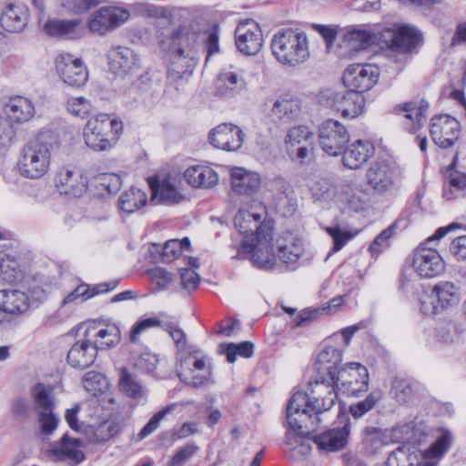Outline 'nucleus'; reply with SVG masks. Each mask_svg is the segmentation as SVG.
<instances>
[{
    "mask_svg": "<svg viewBox=\"0 0 466 466\" xmlns=\"http://www.w3.org/2000/svg\"><path fill=\"white\" fill-rule=\"evenodd\" d=\"M121 431V425L117 421L106 422L97 427L92 436L94 443H106Z\"/></svg>",
    "mask_w": 466,
    "mask_h": 466,
    "instance_id": "nucleus-61",
    "label": "nucleus"
},
{
    "mask_svg": "<svg viewBox=\"0 0 466 466\" xmlns=\"http://www.w3.org/2000/svg\"><path fill=\"white\" fill-rule=\"evenodd\" d=\"M77 25L76 20H50L46 23L44 29L49 35L63 36L73 33Z\"/></svg>",
    "mask_w": 466,
    "mask_h": 466,
    "instance_id": "nucleus-58",
    "label": "nucleus"
},
{
    "mask_svg": "<svg viewBox=\"0 0 466 466\" xmlns=\"http://www.w3.org/2000/svg\"><path fill=\"white\" fill-rule=\"evenodd\" d=\"M419 390V383L410 379L396 378L391 383L390 394L400 403L409 402Z\"/></svg>",
    "mask_w": 466,
    "mask_h": 466,
    "instance_id": "nucleus-44",
    "label": "nucleus"
},
{
    "mask_svg": "<svg viewBox=\"0 0 466 466\" xmlns=\"http://www.w3.org/2000/svg\"><path fill=\"white\" fill-rule=\"evenodd\" d=\"M428 109L429 103L421 99L398 105L395 112L403 116L405 128L410 133H415L426 123Z\"/></svg>",
    "mask_w": 466,
    "mask_h": 466,
    "instance_id": "nucleus-24",
    "label": "nucleus"
},
{
    "mask_svg": "<svg viewBox=\"0 0 466 466\" xmlns=\"http://www.w3.org/2000/svg\"><path fill=\"white\" fill-rule=\"evenodd\" d=\"M237 48L244 55H257L263 45L262 31L258 24L248 19L240 22L235 30Z\"/></svg>",
    "mask_w": 466,
    "mask_h": 466,
    "instance_id": "nucleus-17",
    "label": "nucleus"
},
{
    "mask_svg": "<svg viewBox=\"0 0 466 466\" xmlns=\"http://www.w3.org/2000/svg\"><path fill=\"white\" fill-rule=\"evenodd\" d=\"M218 175L209 165L191 158H176L167 170V175Z\"/></svg>",
    "mask_w": 466,
    "mask_h": 466,
    "instance_id": "nucleus-36",
    "label": "nucleus"
},
{
    "mask_svg": "<svg viewBox=\"0 0 466 466\" xmlns=\"http://www.w3.org/2000/svg\"><path fill=\"white\" fill-rule=\"evenodd\" d=\"M36 177H7L6 184L15 193L25 194L31 197H37L40 189L39 183L35 179Z\"/></svg>",
    "mask_w": 466,
    "mask_h": 466,
    "instance_id": "nucleus-46",
    "label": "nucleus"
},
{
    "mask_svg": "<svg viewBox=\"0 0 466 466\" xmlns=\"http://www.w3.org/2000/svg\"><path fill=\"white\" fill-rule=\"evenodd\" d=\"M209 140L217 148L236 151L243 144L244 133L238 126L225 123L218 126L210 132Z\"/></svg>",
    "mask_w": 466,
    "mask_h": 466,
    "instance_id": "nucleus-22",
    "label": "nucleus"
},
{
    "mask_svg": "<svg viewBox=\"0 0 466 466\" xmlns=\"http://www.w3.org/2000/svg\"><path fill=\"white\" fill-rule=\"evenodd\" d=\"M148 203L150 202L147 193L137 187H130L118 199L119 208L128 214L140 210Z\"/></svg>",
    "mask_w": 466,
    "mask_h": 466,
    "instance_id": "nucleus-39",
    "label": "nucleus"
},
{
    "mask_svg": "<svg viewBox=\"0 0 466 466\" xmlns=\"http://www.w3.org/2000/svg\"><path fill=\"white\" fill-rule=\"evenodd\" d=\"M231 191L239 196H252L261 187L260 177H230Z\"/></svg>",
    "mask_w": 466,
    "mask_h": 466,
    "instance_id": "nucleus-45",
    "label": "nucleus"
},
{
    "mask_svg": "<svg viewBox=\"0 0 466 466\" xmlns=\"http://www.w3.org/2000/svg\"><path fill=\"white\" fill-rule=\"evenodd\" d=\"M172 177H148L152 205H174L183 199V195L171 181Z\"/></svg>",
    "mask_w": 466,
    "mask_h": 466,
    "instance_id": "nucleus-20",
    "label": "nucleus"
},
{
    "mask_svg": "<svg viewBox=\"0 0 466 466\" xmlns=\"http://www.w3.org/2000/svg\"><path fill=\"white\" fill-rule=\"evenodd\" d=\"M66 110L73 116L85 118L92 111V105L84 96L70 97L66 101Z\"/></svg>",
    "mask_w": 466,
    "mask_h": 466,
    "instance_id": "nucleus-63",
    "label": "nucleus"
},
{
    "mask_svg": "<svg viewBox=\"0 0 466 466\" xmlns=\"http://www.w3.org/2000/svg\"><path fill=\"white\" fill-rule=\"evenodd\" d=\"M375 148L370 141L358 140L350 145L343 155V165L349 169H358L374 154Z\"/></svg>",
    "mask_w": 466,
    "mask_h": 466,
    "instance_id": "nucleus-33",
    "label": "nucleus"
},
{
    "mask_svg": "<svg viewBox=\"0 0 466 466\" xmlns=\"http://www.w3.org/2000/svg\"><path fill=\"white\" fill-rule=\"evenodd\" d=\"M97 350L85 335L76 341L67 353L68 364L77 370L90 367L96 360Z\"/></svg>",
    "mask_w": 466,
    "mask_h": 466,
    "instance_id": "nucleus-29",
    "label": "nucleus"
},
{
    "mask_svg": "<svg viewBox=\"0 0 466 466\" xmlns=\"http://www.w3.org/2000/svg\"><path fill=\"white\" fill-rule=\"evenodd\" d=\"M168 57L167 80L171 84L187 81L196 66V56L187 55L167 54Z\"/></svg>",
    "mask_w": 466,
    "mask_h": 466,
    "instance_id": "nucleus-28",
    "label": "nucleus"
},
{
    "mask_svg": "<svg viewBox=\"0 0 466 466\" xmlns=\"http://www.w3.org/2000/svg\"><path fill=\"white\" fill-rule=\"evenodd\" d=\"M388 443L386 431L377 427H366L362 433L363 448L368 454H374Z\"/></svg>",
    "mask_w": 466,
    "mask_h": 466,
    "instance_id": "nucleus-43",
    "label": "nucleus"
},
{
    "mask_svg": "<svg viewBox=\"0 0 466 466\" xmlns=\"http://www.w3.org/2000/svg\"><path fill=\"white\" fill-rule=\"evenodd\" d=\"M119 389L126 395L133 399H139L145 393L140 381L135 375L129 373L127 369H122L120 371Z\"/></svg>",
    "mask_w": 466,
    "mask_h": 466,
    "instance_id": "nucleus-49",
    "label": "nucleus"
},
{
    "mask_svg": "<svg viewBox=\"0 0 466 466\" xmlns=\"http://www.w3.org/2000/svg\"><path fill=\"white\" fill-rule=\"evenodd\" d=\"M461 288L451 281H439L431 293V304L434 312L448 309L459 304L461 300Z\"/></svg>",
    "mask_w": 466,
    "mask_h": 466,
    "instance_id": "nucleus-23",
    "label": "nucleus"
},
{
    "mask_svg": "<svg viewBox=\"0 0 466 466\" xmlns=\"http://www.w3.org/2000/svg\"><path fill=\"white\" fill-rule=\"evenodd\" d=\"M50 152L46 146L31 143L23 149L17 168L22 175L37 173L45 175L49 170Z\"/></svg>",
    "mask_w": 466,
    "mask_h": 466,
    "instance_id": "nucleus-13",
    "label": "nucleus"
},
{
    "mask_svg": "<svg viewBox=\"0 0 466 466\" xmlns=\"http://www.w3.org/2000/svg\"><path fill=\"white\" fill-rule=\"evenodd\" d=\"M416 461L417 455L410 451V447L400 445L390 453L386 463L387 466H415Z\"/></svg>",
    "mask_w": 466,
    "mask_h": 466,
    "instance_id": "nucleus-55",
    "label": "nucleus"
},
{
    "mask_svg": "<svg viewBox=\"0 0 466 466\" xmlns=\"http://www.w3.org/2000/svg\"><path fill=\"white\" fill-rule=\"evenodd\" d=\"M268 190L271 192L272 198H275L277 206L286 199L293 198L294 191L292 187L286 183L282 177H274L266 183Z\"/></svg>",
    "mask_w": 466,
    "mask_h": 466,
    "instance_id": "nucleus-54",
    "label": "nucleus"
},
{
    "mask_svg": "<svg viewBox=\"0 0 466 466\" xmlns=\"http://www.w3.org/2000/svg\"><path fill=\"white\" fill-rule=\"evenodd\" d=\"M176 407L177 404L172 403L155 413L138 433V439L143 440L148 435L152 434L159 427L161 420L167 414L171 413L176 409Z\"/></svg>",
    "mask_w": 466,
    "mask_h": 466,
    "instance_id": "nucleus-60",
    "label": "nucleus"
},
{
    "mask_svg": "<svg viewBox=\"0 0 466 466\" xmlns=\"http://www.w3.org/2000/svg\"><path fill=\"white\" fill-rule=\"evenodd\" d=\"M96 189L94 195L98 198H106L119 191L122 181L121 177H92L89 181Z\"/></svg>",
    "mask_w": 466,
    "mask_h": 466,
    "instance_id": "nucleus-47",
    "label": "nucleus"
},
{
    "mask_svg": "<svg viewBox=\"0 0 466 466\" xmlns=\"http://www.w3.org/2000/svg\"><path fill=\"white\" fill-rule=\"evenodd\" d=\"M360 192L386 194L397 189L391 177H357Z\"/></svg>",
    "mask_w": 466,
    "mask_h": 466,
    "instance_id": "nucleus-38",
    "label": "nucleus"
},
{
    "mask_svg": "<svg viewBox=\"0 0 466 466\" xmlns=\"http://www.w3.org/2000/svg\"><path fill=\"white\" fill-rule=\"evenodd\" d=\"M84 334L97 351L113 348L120 342V330L115 324L100 328L90 325L86 328Z\"/></svg>",
    "mask_w": 466,
    "mask_h": 466,
    "instance_id": "nucleus-26",
    "label": "nucleus"
},
{
    "mask_svg": "<svg viewBox=\"0 0 466 466\" xmlns=\"http://www.w3.org/2000/svg\"><path fill=\"white\" fill-rule=\"evenodd\" d=\"M350 433L349 426L344 425L339 429L329 430L314 438L319 449L328 451H336L343 449L348 442Z\"/></svg>",
    "mask_w": 466,
    "mask_h": 466,
    "instance_id": "nucleus-37",
    "label": "nucleus"
},
{
    "mask_svg": "<svg viewBox=\"0 0 466 466\" xmlns=\"http://www.w3.org/2000/svg\"><path fill=\"white\" fill-rule=\"evenodd\" d=\"M369 372L365 366L351 362L339 370L334 385L347 396L358 397L369 389Z\"/></svg>",
    "mask_w": 466,
    "mask_h": 466,
    "instance_id": "nucleus-11",
    "label": "nucleus"
},
{
    "mask_svg": "<svg viewBox=\"0 0 466 466\" xmlns=\"http://www.w3.org/2000/svg\"><path fill=\"white\" fill-rule=\"evenodd\" d=\"M400 225L404 228L407 226L406 219L399 218L390 227L382 230L370 245L369 250L372 254H380L384 248H388L390 246V238L393 236L396 228H398Z\"/></svg>",
    "mask_w": 466,
    "mask_h": 466,
    "instance_id": "nucleus-50",
    "label": "nucleus"
},
{
    "mask_svg": "<svg viewBox=\"0 0 466 466\" xmlns=\"http://www.w3.org/2000/svg\"><path fill=\"white\" fill-rule=\"evenodd\" d=\"M267 212L260 203L251 210L239 209L234 223L243 236L244 249L250 253L256 267L261 269H272L276 259L272 253L273 222L266 220Z\"/></svg>",
    "mask_w": 466,
    "mask_h": 466,
    "instance_id": "nucleus-2",
    "label": "nucleus"
},
{
    "mask_svg": "<svg viewBox=\"0 0 466 466\" xmlns=\"http://www.w3.org/2000/svg\"><path fill=\"white\" fill-rule=\"evenodd\" d=\"M30 393L38 413L54 410L55 398L51 387L39 382L31 388Z\"/></svg>",
    "mask_w": 466,
    "mask_h": 466,
    "instance_id": "nucleus-42",
    "label": "nucleus"
},
{
    "mask_svg": "<svg viewBox=\"0 0 466 466\" xmlns=\"http://www.w3.org/2000/svg\"><path fill=\"white\" fill-rule=\"evenodd\" d=\"M219 348L227 356L229 363L235 362L237 356L242 358H250L254 353V344L251 341H242L240 343L220 344Z\"/></svg>",
    "mask_w": 466,
    "mask_h": 466,
    "instance_id": "nucleus-53",
    "label": "nucleus"
},
{
    "mask_svg": "<svg viewBox=\"0 0 466 466\" xmlns=\"http://www.w3.org/2000/svg\"><path fill=\"white\" fill-rule=\"evenodd\" d=\"M319 142L326 154L336 157L344 152L350 134L341 123L328 119L319 126Z\"/></svg>",
    "mask_w": 466,
    "mask_h": 466,
    "instance_id": "nucleus-12",
    "label": "nucleus"
},
{
    "mask_svg": "<svg viewBox=\"0 0 466 466\" xmlns=\"http://www.w3.org/2000/svg\"><path fill=\"white\" fill-rule=\"evenodd\" d=\"M107 58L109 68L116 75L126 76L137 70L141 66L139 56L127 46L111 47Z\"/></svg>",
    "mask_w": 466,
    "mask_h": 466,
    "instance_id": "nucleus-21",
    "label": "nucleus"
},
{
    "mask_svg": "<svg viewBox=\"0 0 466 466\" xmlns=\"http://www.w3.org/2000/svg\"><path fill=\"white\" fill-rule=\"evenodd\" d=\"M5 113L11 123L23 124L33 118L35 109L30 99L16 96L11 97L6 103Z\"/></svg>",
    "mask_w": 466,
    "mask_h": 466,
    "instance_id": "nucleus-31",
    "label": "nucleus"
},
{
    "mask_svg": "<svg viewBox=\"0 0 466 466\" xmlns=\"http://www.w3.org/2000/svg\"><path fill=\"white\" fill-rule=\"evenodd\" d=\"M29 21V10L23 3L6 4L0 15V25L9 33H19Z\"/></svg>",
    "mask_w": 466,
    "mask_h": 466,
    "instance_id": "nucleus-25",
    "label": "nucleus"
},
{
    "mask_svg": "<svg viewBox=\"0 0 466 466\" xmlns=\"http://www.w3.org/2000/svg\"><path fill=\"white\" fill-rule=\"evenodd\" d=\"M118 280L114 279L107 282L96 284L90 288L86 284L78 285L71 293H69L62 301L63 305H66L77 300L85 301L96 295L107 293L115 289L118 285Z\"/></svg>",
    "mask_w": 466,
    "mask_h": 466,
    "instance_id": "nucleus-35",
    "label": "nucleus"
},
{
    "mask_svg": "<svg viewBox=\"0 0 466 466\" xmlns=\"http://www.w3.org/2000/svg\"><path fill=\"white\" fill-rule=\"evenodd\" d=\"M245 71L230 67L224 69L218 76L217 89L222 96H234L247 89Z\"/></svg>",
    "mask_w": 466,
    "mask_h": 466,
    "instance_id": "nucleus-27",
    "label": "nucleus"
},
{
    "mask_svg": "<svg viewBox=\"0 0 466 466\" xmlns=\"http://www.w3.org/2000/svg\"><path fill=\"white\" fill-rule=\"evenodd\" d=\"M177 376L183 383L194 388H199L210 381L211 371L204 370L202 372L189 370L188 372H177Z\"/></svg>",
    "mask_w": 466,
    "mask_h": 466,
    "instance_id": "nucleus-62",
    "label": "nucleus"
},
{
    "mask_svg": "<svg viewBox=\"0 0 466 466\" xmlns=\"http://www.w3.org/2000/svg\"><path fill=\"white\" fill-rule=\"evenodd\" d=\"M123 131V124L107 114H97L90 117L85 125L83 137L85 144L94 151L112 149Z\"/></svg>",
    "mask_w": 466,
    "mask_h": 466,
    "instance_id": "nucleus-5",
    "label": "nucleus"
},
{
    "mask_svg": "<svg viewBox=\"0 0 466 466\" xmlns=\"http://www.w3.org/2000/svg\"><path fill=\"white\" fill-rule=\"evenodd\" d=\"M458 228H461V225L457 223L439 228L432 236L413 251L411 265L420 278H435L444 271L443 258L436 248L430 247V244L434 240H440L447 233Z\"/></svg>",
    "mask_w": 466,
    "mask_h": 466,
    "instance_id": "nucleus-6",
    "label": "nucleus"
},
{
    "mask_svg": "<svg viewBox=\"0 0 466 466\" xmlns=\"http://www.w3.org/2000/svg\"><path fill=\"white\" fill-rule=\"evenodd\" d=\"M201 32L191 26H181L160 41V48L166 54L196 56L200 47Z\"/></svg>",
    "mask_w": 466,
    "mask_h": 466,
    "instance_id": "nucleus-10",
    "label": "nucleus"
},
{
    "mask_svg": "<svg viewBox=\"0 0 466 466\" xmlns=\"http://www.w3.org/2000/svg\"><path fill=\"white\" fill-rule=\"evenodd\" d=\"M319 102L326 107H329L343 117L355 118L363 110L364 97L359 92H353L350 89L345 91H337L333 89H325L319 95Z\"/></svg>",
    "mask_w": 466,
    "mask_h": 466,
    "instance_id": "nucleus-7",
    "label": "nucleus"
},
{
    "mask_svg": "<svg viewBox=\"0 0 466 466\" xmlns=\"http://www.w3.org/2000/svg\"><path fill=\"white\" fill-rule=\"evenodd\" d=\"M84 388L93 395H96L107 387L106 378L96 371H88L83 378Z\"/></svg>",
    "mask_w": 466,
    "mask_h": 466,
    "instance_id": "nucleus-59",
    "label": "nucleus"
},
{
    "mask_svg": "<svg viewBox=\"0 0 466 466\" xmlns=\"http://www.w3.org/2000/svg\"><path fill=\"white\" fill-rule=\"evenodd\" d=\"M300 112V105L297 99H294L289 95H284L279 96L273 103L271 108L272 116L278 118L283 122H289L295 117Z\"/></svg>",
    "mask_w": 466,
    "mask_h": 466,
    "instance_id": "nucleus-40",
    "label": "nucleus"
},
{
    "mask_svg": "<svg viewBox=\"0 0 466 466\" xmlns=\"http://www.w3.org/2000/svg\"><path fill=\"white\" fill-rule=\"evenodd\" d=\"M286 417L289 430L286 432L284 442L291 450L301 445L303 439L315 432L321 422L320 418L312 417L309 413L300 412L294 414L296 423L293 424L289 418V406H287Z\"/></svg>",
    "mask_w": 466,
    "mask_h": 466,
    "instance_id": "nucleus-15",
    "label": "nucleus"
},
{
    "mask_svg": "<svg viewBox=\"0 0 466 466\" xmlns=\"http://www.w3.org/2000/svg\"><path fill=\"white\" fill-rule=\"evenodd\" d=\"M431 136L436 145L448 148L458 140L461 127L459 121L450 115H439L431 118Z\"/></svg>",
    "mask_w": 466,
    "mask_h": 466,
    "instance_id": "nucleus-19",
    "label": "nucleus"
},
{
    "mask_svg": "<svg viewBox=\"0 0 466 466\" xmlns=\"http://www.w3.org/2000/svg\"><path fill=\"white\" fill-rule=\"evenodd\" d=\"M378 76V68L374 66L353 64L345 70L343 83L348 89L362 95L377 83Z\"/></svg>",
    "mask_w": 466,
    "mask_h": 466,
    "instance_id": "nucleus-16",
    "label": "nucleus"
},
{
    "mask_svg": "<svg viewBox=\"0 0 466 466\" xmlns=\"http://www.w3.org/2000/svg\"><path fill=\"white\" fill-rule=\"evenodd\" d=\"M87 177H58L56 187L61 195L79 198L88 187Z\"/></svg>",
    "mask_w": 466,
    "mask_h": 466,
    "instance_id": "nucleus-41",
    "label": "nucleus"
},
{
    "mask_svg": "<svg viewBox=\"0 0 466 466\" xmlns=\"http://www.w3.org/2000/svg\"><path fill=\"white\" fill-rule=\"evenodd\" d=\"M157 355L147 349L143 350L137 357H135V366L146 373H152L157 369Z\"/></svg>",
    "mask_w": 466,
    "mask_h": 466,
    "instance_id": "nucleus-64",
    "label": "nucleus"
},
{
    "mask_svg": "<svg viewBox=\"0 0 466 466\" xmlns=\"http://www.w3.org/2000/svg\"><path fill=\"white\" fill-rule=\"evenodd\" d=\"M381 398V391H371L363 400L351 404L350 406V413L356 419L360 418L371 410L379 403Z\"/></svg>",
    "mask_w": 466,
    "mask_h": 466,
    "instance_id": "nucleus-57",
    "label": "nucleus"
},
{
    "mask_svg": "<svg viewBox=\"0 0 466 466\" xmlns=\"http://www.w3.org/2000/svg\"><path fill=\"white\" fill-rule=\"evenodd\" d=\"M303 253V247L300 240H292L288 244L279 246L278 257L287 265L297 263Z\"/></svg>",
    "mask_w": 466,
    "mask_h": 466,
    "instance_id": "nucleus-56",
    "label": "nucleus"
},
{
    "mask_svg": "<svg viewBox=\"0 0 466 466\" xmlns=\"http://www.w3.org/2000/svg\"><path fill=\"white\" fill-rule=\"evenodd\" d=\"M342 361V351L332 345H327L317 357L316 370L319 376L327 375L332 382L338 373V366Z\"/></svg>",
    "mask_w": 466,
    "mask_h": 466,
    "instance_id": "nucleus-30",
    "label": "nucleus"
},
{
    "mask_svg": "<svg viewBox=\"0 0 466 466\" xmlns=\"http://www.w3.org/2000/svg\"><path fill=\"white\" fill-rule=\"evenodd\" d=\"M442 196L446 200L465 197L466 177H444Z\"/></svg>",
    "mask_w": 466,
    "mask_h": 466,
    "instance_id": "nucleus-48",
    "label": "nucleus"
},
{
    "mask_svg": "<svg viewBox=\"0 0 466 466\" xmlns=\"http://www.w3.org/2000/svg\"><path fill=\"white\" fill-rule=\"evenodd\" d=\"M338 394L334 382L324 376H319L309 383L307 391L295 392L289 400V418L295 424L294 414L309 413L319 418V415L329 411L336 404Z\"/></svg>",
    "mask_w": 466,
    "mask_h": 466,
    "instance_id": "nucleus-3",
    "label": "nucleus"
},
{
    "mask_svg": "<svg viewBox=\"0 0 466 466\" xmlns=\"http://www.w3.org/2000/svg\"><path fill=\"white\" fill-rule=\"evenodd\" d=\"M130 15V11L124 6H102L90 15L88 29L93 34L106 35L127 22Z\"/></svg>",
    "mask_w": 466,
    "mask_h": 466,
    "instance_id": "nucleus-9",
    "label": "nucleus"
},
{
    "mask_svg": "<svg viewBox=\"0 0 466 466\" xmlns=\"http://www.w3.org/2000/svg\"><path fill=\"white\" fill-rule=\"evenodd\" d=\"M46 454L54 461H68L73 466H76L86 460L83 441L73 438L67 433L64 434L59 441L52 443Z\"/></svg>",
    "mask_w": 466,
    "mask_h": 466,
    "instance_id": "nucleus-14",
    "label": "nucleus"
},
{
    "mask_svg": "<svg viewBox=\"0 0 466 466\" xmlns=\"http://www.w3.org/2000/svg\"><path fill=\"white\" fill-rule=\"evenodd\" d=\"M335 195L340 202L346 203L349 208L354 212H360L365 208V202L350 184L339 185Z\"/></svg>",
    "mask_w": 466,
    "mask_h": 466,
    "instance_id": "nucleus-51",
    "label": "nucleus"
},
{
    "mask_svg": "<svg viewBox=\"0 0 466 466\" xmlns=\"http://www.w3.org/2000/svg\"><path fill=\"white\" fill-rule=\"evenodd\" d=\"M462 329L455 321H446L436 328L435 338L439 342L452 344L459 342Z\"/></svg>",
    "mask_w": 466,
    "mask_h": 466,
    "instance_id": "nucleus-52",
    "label": "nucleus"
},
{
    "mask_svg": "<svg viewBox=\"0 0 466 466\" xmlns=\"http://www.w3.org/2000/svg\"><path fill=\"white\" fill-rule=\"evenodd\" d=\"M25 263L15 254H5L0 257V278L7 284L21 282L25 277Z\"/></svg>",
    "mask_w": 466,
    "mask_h": 466,
    "instance_id": "nucleus-34",
    "label": "nucleus"
},
{
    "mask_svg": "<svg viewBox=\"0 0 466 466\" xmlns=\"http://www.w3.org/2000/svg\"><path fill=\"white\" fill-rule=\"evenodd\" d=\"M270 48L277 61L289 67L305 63L310 56L307 35L299 29H279L271 39Z\"/></svg>",
    "mask_w": 466,
    "mask_h": 466,
    "instance_id": "nucleus-4",
    "label": "nucleus"
},
{
    "mask_svg": "<svg viewBox=\"0 0 466 466\" xmlns=\"http://www.w3.org/2000/svg\"><path fill=\"white\" fill-rule=\"evenodd\" d=\"M56 71L65 84L80 87L88 78L87 69L83 61L70 54H61L56 59Z\"/></svg>",
    "mask_w": 466,
    "mask_h": 466,
    "instance_id": "nucleus-18",
    "label": "nucleus"
},
{
    "mask_svg": "<svg viewBox=\"0 0 466 466\" xmlns=\"http://www.w3.org/2000/svg\"><path fill=\"white\" fill-rule=\"evenodd\" d=\"M422 34L409 24H395L374 34L369 30L353 27L343 35L339 44V56L352 59L377 44L380 49L395 54H410L421 42Z\"/></svg>",
    "mask_w": 466,
    "mask_h": 466,
    "instance_id": "nucleus-1",
    "label": "nucleus"
},
{
    "mask_svg": "<svg viewBox=\"0 0 466 466\" xmlns=\"http://www.w3.org/2000/svg\"><path fill=\"white\" fill-rule=\"evenodd\" d=\"M30 307L29 296L17 289L0 290V310L10 315H20Z\"/></svg>",
    "mask_w": 466,
    "mask_h": 466,
    "instance_id": "nucleus-32",
    "label": "nucleus"
},
{
    "mask_svg": "<svg viewBox=\"0 0 466 466\" xmlns=\"http://www.w3.org/2000/svg\"><path fill=\"white\" fill-rule=\"evenodd\" d=\"M285 148L292 161L304 165L314 159L315 137L306 126L290 128L284 140Z\"/></svg>",
    "mask_w": 466,
    "mask_h": 466,
    "instance_id": "nucleus-8",
    "label": "nucleus"
}]
</instances>
